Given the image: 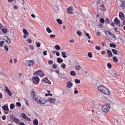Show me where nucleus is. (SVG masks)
Masks as SVG:
<instances>
[{
    "label": "nucleus",
    "mask_w": 125,
    "mask_h": 125,
    "mask_svg": "<svg viewBox=\"0 0 125 125\" xmlns=\"http://www.w3.org/2000/svg\"><path fill=\"white\" fill-rule=\"evenodd\" d=\"M112 51L115 55H117L118 54V50L115 49H112Z\"/></svg>",
    "instance_id": "b1692460"
},
{
    "label": "nucleus",
    "mask_w": 125,
    "mask_h": 125,
    "mask_svg": "<svg viewBox=\"0 0 125 125\" xmlns=\"http://www.w3.org/2000/svg\"><path fill=\"white\" fill-rule=\"evenodd\" d=\"M55 37H56L55 35L51 34L50 35V38L51 39H54V38H55Z\"/></svg>",
    "instance_id": "603ef678"
},
{
    "label": "nucleus",
    "mask_w": 125,
    "mask_h": 125,
    "mask_svg": "<svg viewBox=\"0 0 125 125\" xmlns=\"http://www.w3.org/2000/svg\"><path fill=\"white\" fill-rule=\"evenodd\" d=\"M100 22L103 24V23H105V20H104V19L103 18H102L100 20Z\"/></svg>",
    "instance_id": "c9c22d12"
},
{
    "label": "nucleus",
    "mask_w": 125,
    "mask_h": 125,
    "mask_svg": "<svg viewBox=\"0 0 125 125\" xmlns=\"http://www.w3.org/2000/svg\"><path fill=\"white\" fill-rule=\"evenodd\" d=\"M73 10H74V8L73 7V6H70L68 8L67 10V13H68V14H73V13H74Z\"/></svg>",
    "instance_id": "9d476101"
},
{
    "label": "nucleus",
    "mask_w": 125,
    "mask_h": 125,
    "mask_svg": "<svg viewBox=\"0 0 125 125\" xmlns=\"http://www.w3.org/2000/svg\"><path fill=\"white\" fill-rule=\"evenodd\" d=\"M55 73L57 74L58 76L59 75L60 73H59V70H55Z\"/></svg>",
    "instance_id": "0e129e2a"
},
{
    "label": "nucleus",
    "mask_w": 125,
    "mask_h": 125,
    "mask_svg": "<svg viewBox=\"0 0 125 125\" xmlns=\"http://www.w3.org/2000/svg\"><path fill=\"white\" fill-rule=\"evenodd\" d=\"M46 52H47V51H43V54L44 56H45L46 55H47V53Z\"/></svg>",
    "instance_id": "4d7b16f0"
},
{
    "label": "nucleus",
    "mask_w": 125,
    "mask_h": 125,
    "mask_svg": "<svg viewBox=\"0 0 125 125\" xmlns=\"http://www.w3.org/2000/svg\"><path fill=\"white\" fill-rule=\"evenodd\" d=\"M10 119L13 121L16 124H19V123H20V120L15 118V116L14 115L10 116Z\"/></svg>",
    "instance_id": "423d86ee"
},
{
    "label": "nucleus",
    "mask_w": 125,
    "mask_h": 125,
    "mask_svg": "<svg viewBox=\"0 0 125 125\" xmlns=\"http://www.w3.org/2000/svg\"><path fill=\"white\" fill-rule=\"evenodd\" d=\"M55 48L56 49V50H60L61 49V47L59 45H56L55 46Z\"/></svg>",
    "instance_id": "c85d7f7f"
},
{
    "label": "nucleus",
    "mask_w": 125,
    "mask_h": 125,
    "mask_svg": "<svg viewBox=\"0 0 125 125\" xmlns=\"http://www.w3.org/2000/svg\"><path fill=\"white\" fill-rule=\"evenodd\" d=\"M95 48L97 50H100V49H101V47H100V46H96Z\"/></svg>",
    "instance_id": "864d4df0"
},
{
    "label": "nucleus",
    "mask_w": 125,
    "mask_h": 125,
    "mask_svg": "<svg viewBox=\"0 0 125 125\" xmlns=\"http://www.w3.org/2000/svg\"><path fill=\"white\" fill-rule=\"evenodd\" d=\"M5 41L7 42V43H11V41H10V39L8 38V37H6V39L5 40Z\"/></svg>",
    "instance_id": "cd10ccee"
},
{
    "label": "nucleus",
    "mask_w": 125,
    "mask_h": 125,
    "mask_svg": "<svg viewBox=\"0 0 125 125\" xmlns=\"http://www.w3.org/2000/svg\"><path fill=\"white\" fill-rule=\"evenodd\" d=\"M2 109L4 111V114H8V106L6 105H4L2 107Z\"/></svg>",
    "instance_id": "1a4fd4ad"
},
{
    "label": "nucleus",
    "mask_w": 125,
    "mask_h": 125,
    "mask_svg": "<svg viewBox=\"0 0 125 125\" xmlns=\"http://www.w3.org/2000/svg\"><path fill=\"white\" fill-rule=\"evenodd\" d=\"M110 22H111V21L109 18L105 19V23L106 24H110Z\"/></svg>",
    "instance_id": "7c9ffc66"
},
{
    "label": "nucleus",
    "mask_w": 125,
    "mask_h": 125,
    "mask_svg": "<svg viewBox=\"0 0 125 125\" xmlns=\"http://www.w3.org/2000/svg\"><path fill=\"white\" fill-rule=\"evenodd\" d=\"M57 61L58 63H62L63 62V59H61V58H58Z\"/></svg>",
    "instance_id": "aec40b11"
},
{
    "label": "nucleus",
    "mask_w": 125,
    "mask_h": 125,
    "mask_svg": "<svg viewBox=\"0 0 125 125\" xmlns=\"http://www.w3.org/2000/svg\"><path fill=\"white\" fill-rule=\"evenodd\" d=\"M103 93H104V94H107V95H109L111 94V92H110V90L109 89H107V88L105 87V89H104Z\"/></svg>",
    "instance_id": "4468645a"
},
{
    "label": "nucleus",
    "mask_w": 125,
    "mask_h": 125,
    "mask_svg": "<svg viewBox=\"0 0 125 125\" xmlns=\"http://www.w3.org/2000/svg\"><path fill=\"white\" fill-rule=\"evenodd\" d=\"M113 59V61L115 63H118V62H119V60L117 58L114 57Z\"/></svg>",
    "instance_id": "c756f323"
},
{
    "label": "nucleus",
    "mask_w": 125,
    "mask_h": 125,
    "mask_svg": "<svg viewBox=\"0 0 125 125\" xmlns=\"http://www.w3.org/2000/svg\"><path fill=\"white\" fill-rule=\"evenodd\" d=\"M25 120H26V121H28L29 122H31V119L29 117H26Z\"/></svg>",
    "instance_id": "e2e57ef3"
},
{
    "label": "nucleus",
    "mask_w": 125,
    "mask_h": 125,
    "mask_svg": "<svg viewBox=\"0 0 125 125\" xmlns=\"http://www.w3.org/2000/svg\"><path fill=\"white\" fill-rule=\"evenodd\" d=\"M21 117L22 118H23V119H24V120H25V119H27V115H26V114H25L24 113H21Z\"/></svg>",
    "instance_id": "f704fd0d"
},
{
    "label": "nucleus",
    "mask_w": 125,
    "mask_h": 125,
    "mask_svg": "<svg viewBox=\"0 0 125 125\" xmlns=\"http://www.w3.org/2000/svg\"><path fill=\"white\" fill-rule=\"evenodd\" d=\"M120 9H125V3H124V1H121V4L119 6Z\"/></svg>",
    "instance_id": "2eb2a0df"
},
{
    "label": "nucleus",
    "mask_w": 125,
    "mask_h": 125,
    "mask_svg": "<svg viewBox=\"0 0 125 125\" xmlns=\"http://www.w3.org/2000/svg\"><path fill=\"white\" fill-rule=\"evenodd\" d=\"M77 35L79 36V37H81V36H82V32H81L80 30H78L77 31Z\"/></svg>",
    "instance_id": "de8ad7c7"
},
{
    "label": "nucleus",
    "mask_w": 125,
    "mask_h": 125,
    "mask_svg": "<svg viewBox=\"0 0 125 125\" xmlns=\"http://www.w3.org/2000/svg\"><path fill=\"white\" fill-rule=\"evenodd\" d=\"M57 23L58 24H60V25H62V24H63V22H62V20H60V19H58L56 20Z\"/></svg>",
    "instance_id": "4be33fe9"
},
{
    "label": "nucleus",
    "mask_w": 125,
    "mask_h": 125,
    "mask_svg": "<svg viewBox=\"0 0 125 125\" xmlns=\"http://www.w3.org/2000/svg\"><path fill=\"white\" fill-rule=\"evenodd\" d=\"M102 109L104 113H108L110 110V104H106L102 106Z\"/></svg>",
    "instance_id": "f03ea898"
},
{
    "label": "nucleus",
    "mask_w": 125,
    "mask_h": 125,
    "mask_svg": "<svg viewBox=\"0 0 125 125\" xmlns=\"http://www.w3.org/2000/svg\"><path fill=\"white\" fill-rule=\"evenodd\" d=\"M4 49H5V50H6V51H8V46H5L4 47Z\"/></svg>",
    "instance_id": "bf43d9fd"
},
{
    "label": "nucleus",
    "mask_w": 125,
    "mask_h": 125,
    "mask_svg": "<svg viewBox=\"0 0 125 125\" xmlns=\"http://www.w3.org/2000/svg\"><path fill=\"white\" fill-rule=\"evenodd\" d=\"M88 56L89 57V58H92V53H91V52H88Z\"/></svg>",
    "instance_id": "79ce46f5"
},
{
    "label": "nucleus",
    "mask_w": 125,
    "mask_h": 125,
    "mask_svg": "<svg viewBox=\"0 0 125 125\" xmlns=\"http://www.w3.org/2000/svg\"><path fill=\"white\" fill-rule=\"evenodd\" d=\"M101 53L103 55H104V54H105V53H106V51H102Z\"/></svg>",
    "instance_id": "338daca9"
},
{
    "label": "nucleus",
    "mask_w": 125,
    "mask_h": 125,
    "mask_svg": "<svg viewBox=\"0 0 125 125\" xmlns=\"http://www.w3.org/2000/svg\"><path fill=\"white\" fill-rule=\"evenodd\" d=\"M119 17L122 20H125V14L122 12H119Z\"/></svg>",
    "instance_id": "f8f14e48"
},
{
    "label": "nucleus",
    "mask_w": 125,
    "mask_h": 125,
    "mask_svg": "<svg viewBox=\"0 0 125 125\" xmlns=\"http://www.w3.org/2000/svg\"><path fill=\"white\" fill-rule=\"evenodd\" d=\"M27 42H29V43H32V40L29 39L27 40Z\"/></svg>",
    "instance_id": "052dcab7"
},
{
    "label": "nucleus",
    "mask_w": 125,
    "mask_h": 125,
    "mask_svg": "<svg viewBox=\"0 0 125 125\" xmlns=\"http://www.w3.org/2000/svg\"><path fill=\"white\" fill-rule=\"evenodd\" d=\"M70 75L71 76H76V72L75 71H72L70 72Z\"/></svg>",
    "instance_id": "e433bc0d"
},
{
    "label": "nucleus",
    "mask_w": 125,
    "mask_h": 125,
    "mask_svg": "<svg viewBox=\"0 0 125 125\" xmlns=\"http://www.w3.org/2000/svg\"><path fill=\"white\" fill-rule=\"evenodd\" d=\"M29 46H30V49H31L32 50H34V46L33 45H30Z\"/></svg>",
    "instance_id": "680f3d73"
},
{
    "label": "nucleus",
    "mask_w": 125,
    "mask_h": 125,
    "mask_svg": "<svg viewBox=\"0 0 125 125\" xmlns=\"http://www.w3.org/2000/svg\"><path fill=\"white\" fill-rule=\"evenodd\" d=\"M16 106H17V107H21V106H22L20 102L16 103Z\"/></svg>",
    "instance_id": "4c0bfd02"
},
{
    "label": "nucleus",
    "mask_w": 125,
    "mask_h": 125,
    "mask_svg": "<svg viewBox=\"0 0 125 125\" xmlns=\"http://www.w3.org/2000/svg\"><path fill=\"white\" fill-rule=\"evenodd\" d=\"M56 54L57 56H60V53L59 52H56Z\"/></svg>",
    "instance_id": "69168bd1"
},
{
    "label": "nucleus",
    "mask_w": 125,
    "mask_h": 125,
    "mask_svg": "<svg viewBox=\"0 0 125 125\" xmlns=\"http://www.w3.org/2000/svg\"><path fill=\"white\" fill-rule=\"evenodd\" d=\"M23 32L24 35H26V36H28L29 35V32H28V31H27L26 29H23Z\"/></svg>",
    "instance_id": "5701e85b"
},
{
    "label": "nucleus",
    "mask_w": 125,
    "mask_h": 125,
    "mask_svg": "<svg viewBox=\"0 0 125 125\" xmlns=\"http://www.w3.org/2000/svg\"><path fill=\"white\" fill-rule=\"evenodd\" d=\"M46 30L47 32L49 33V34H50V33H52V30H51V29H50L49 27H47Z\"/></svg>",
    "instance_id": "72a5a7b5"
},
{
    "label": "nucleus",
    "mask_w": 125,
    "mask_h": 125,
    "mask_svg": "<svg viewBox=\"0 0 125 125\" xmlns=\"http://www.w3.org/2000/svg\"><path fill=\"white\" fill-rule=\"evenodd\" d=\"M10 108L11 110H13V109H14V108H15V105H14V104H10Z\"/></svg>",
    "instance_id": "473e14b6"
},
{
    "label": "nucleus",
    "mask_w": 125,
    "mask_h": 125,
    "mask_svg": "<svg viewBox=\"0 0 125 125\" xmlns=\"http://www.w3.org/2000/svg\"><path fill=\"white\" fill-rule=\"evenodd\" d=\"M57 67H58V66L56 64H53V69H57Z\"/></svg>",
    "instance_id": "6e6d98bb"
},
{
    "label": "nucleus",
    "mask_w": 125,
    "mask_h": 125,
    "mask_svg": "<svg viewBox=\"0 0 125 125\" xmlns=\"http://www.w3.org/2000/svg\"><path fill=\"white\" fill-rule=\"evenodd\" d=\"M42 82L43 83H47L48 84H51V82L50 81H49V80H48V78H47V77H45L44 79H43L42 81Z\"/></svg>",
    "instance_id": "0eeeda50"
},
{
    "label": "nucleus",
    "mask_w": 125,
    "mask_h": 125,
    "mask_svg": "<svg viewBox=\"0 0 125 125\" xmlns=\"http://www.w3.org/2000/svg\"><path fill=\"white\" fill-rule=\"evenodd\" d=\"M7 29H5V28L2 29V32H3V33H4V34H5L6 33H7Z\"/></svg>",
    "instance_id": "49530a36"
},
{
    "label": "nucleus",
    "mask_w": 125,
    "mask_h": 125,
    "mask_svg": "<svg viewBox=\"0 0 125 125\" xmlns=\"http://www.w3.org/2000/svg\"><path fill=\"white\" fill-rule=\"evenodd\" d=\"M61 67L62 69H65V68H66V64H65V63H62Z\"/></svg>",
    "instance_id": "c03bdc74"
},
{
    "label": "nucleus",
    "mask_w": 125,
    "mask_h": 125,
    "mask_svg": "<svg viewBox=\"0 0 125 125\" xmlns=\"http://www.w3.org/2000/svg\"><path fill=\"white\" fill-rule=\"evenodd\" d=\"M47 102H50L51 104H54L55 103V99L51 98H49L47 100Z\"/></svg>",
    "instance_id": "ddd939ff"
},
{
    "label": "nucleus",
    "mask_w": 125,
    "mask_h": 125,
    "mask_svg": "<svg viewBox=\"0 0 125 125\" xmlns=\"http://www.w3.org/2000/svg\"><path fill=\"white\" fill-rule=\"evenodd\" d=\"M36 44L37 47H41V43L40 42H36Z\"/></svg>",
    "instance_id": "37998d69"
},
{
    "label": "nucleus",
    "mask_w": 125,
    "mask_h": 125,
    "mask_svg": "<svg viewBox=\"0 0 125 125\" xmlns=\"http://www.w3.org/2000/svg\"><path fill=\"white\" fill-rule=\"evenodd\" d=\"M103 26V24L102 23H99V28H101Z\"/></svg>",
    "instance_id": "774afa93"
},
{
    "label": "nucleus",
    "mask_w": 125,
    "mask_h": 125,
    "mask_svg": "<svg viewBox=\"0 0 125 125\" xmlns=\"http://www.w3.org/2000/svg\"><path fill=\"white\" fill-rule=\"evenodd\" d=\"M59 78H60V79H64L65 78V75L63 74L60 73L58 75Z\"/></svg>",
    "instance_id": "412c9836"
},
{
    "label": "nucleus",
    "mask_w": 125,
    "mask_h": 125,
    "mask_svg": "<svg viewBox=\"0 0 125 125\" xmlns=\"http://www.w3.org/2000/svg\"><path fill=\"white\" fill-rule=\"evenodd\" d=\"M74 94H78V93H79V91L77 90V88H74Z\"/></svg>",
    "instance_id": "3c124183"
},
{
    "label": "nucleus",
    "mask_w": 125,
    "mask_h": 125,
    "mask_svg": "<svg viewBox=\"0 0 125 125\" xmlns=\"http://www.w3.org/2000/svg\"><path fill=\"white\" fill-rule=\"evenodd\" d=\"M107 54H108L109 57H112V56H113V53H112V51H111L110 50H107Z\"/></svg>",
    "instance_id": "f3484780"
},
{
    "label": "nucleus",
    "mask_w": 125,
    "mask_h": 125,
    "mask_svg": "<svg viewBox=\"0 0 125 125\" xmlns=\"http://www.w3.org/2000/svg\"><path fill=\"white\" fill-rule=\"evenodd\" d=\"M3 44H4V41L0 42V46L1 47H2V46H3Z\"/></svg>",
    "instance_id": "a19ab883"
},
{
    "label": "nucleus",
    "mask_w": 125,
    "mask_h": 125,
    "mask_svg": "<svg viewBox=\"0 0 125 125\" xmlns=\"http://www.w3.org/2000/svg\"><path fill=\"white\" fill-rule=\"evenodd\" d=\"M33 123L34 125H39V121L37 119H35L33 121Z\"/></svg>",
    "instance_id": "a878e982"
},
{
    "label": "nucleus",
    "mask_w": 125,
    "mask_h": 125,
    "mask_svg": "<svg viewBox=\"0 0 125 125\" xmlns=\"http://www.w3.org/2000/svg\"><path fill=\"white\" fill-rule=\"evenodd\" d=\"M56 10L55 11L57 12V13H59L60 11H59V8L58 7H56Z\"/></svg>",
    "instance_id": "09e8293b"
},
{
    "label": "nucleus",
    "mask_w": 125,
    "mask_h": 125,
    "mask_svg": "<svg viewBox=\"0 0 125 125\" xmlns=\"http://www.w3.org/2000/svg\"><path fill=\"white\" fill-rule=\"evenodd\" d=\"M33 83L35 84H39V83H40V78L38 76H36L33 79Z\"/></svg>",
    "instance_id": "6e6552de"
},
{
    "label": "nucleus",
    "mask_w": 125,
    "mask_h": 125,
    "mask_svg": "<svg viewBox=\"0 0 125 125\" xmlns=\"http://www.w3.org/2000/svg\"><path fill=\"white\" fill-rule=\"evenodd\" d=\"M2 119L3 120V121H5L6 119V116L5 115H3L2 116Z\"/></svg>",
    "instance_id": "13d9d810"
},
{
    "label": "nucleus",
    "mask_w": 125,
    "mask_h": 125,
    "mask_svg": "<svg viewBox=\"0 0 125 125\" xmlns=\"http://www.w3.org/2000/svg\"><path fill=\"white\" fill-rule=\"evenodd\" d=\"M25 65L26 67H32L35 65V62L34 60L26 61H25Z\"/></svg>",
    "instance_id": "7ed1b4c3"
},
{
    "label": "nucleus",
    "mask_w": 125,
    "mask_h": 125,
    "mask_svg": "<svg viewBox=\"0 0 125 125\" xmlns=\"http://www.w3.org/2000/svg\"><path fill=\"white\" fill-rule=\"evenodd\" d=\"M105 34L107 38H109V36H111L113 40H116V36L110 31L106 30L105 31Z\"/></svg>",
    "instance_id": "20e7f679"
},
{
    "label": "nucleus",
    "mask_w": 125,
    "mask_h": 125,
    "mask_svg": "<svg viewBox=\"0 0 125 125\" xmlns=\"http://www.w3.org/2000/svg\"><path fill=\"white\" fill-rule=\"evenodd\" d=\"M75 69H76V70H77L78 71H80V70H81V69H82V67H81L80 65H78L75 66Z\"/></svg>",
    "instance_id": "2f4dec72"
},
{
    "label": "nucleus",
    "mask_w": 125,
    "mask_h": 125,
    "mask_svg": "<svg viewBox=\"0 0 125 125\" xmlns=\"http://www.w3.org/2000/svg\"><path fill=\"white\" fill-rule=\"evenodd\" d=\"M114 22L116 25H118V24H120V21L117 19V18H115L114 19Z\"/></svg>",
    "instance_id": "a211bd4d"
},
{
    "label": "nucleus",
    "mask_w": 125,
    "mask_h": 125,
    "mask_svg": "<svg viewBox=\"0 0 125 125\" xmlns=\"http://www.w3.org/2000/svg\"><path fill=\"white\" fill-rule=\"evenodd\" d=\"M5 90L6 92L8 93L9 96H11V95H12V93L11 92V91H10V90L8 89V87H7V86H5Z\"/></svg>",
    "instance_id": "9b49d317"
},
{
    "label": "nucleus",
    "mask_w": 125,
    "mask_h": 125,
    "mask_svg": "<svg viewBox=\"0 0 125 125\" xmlns=\"http://www.w3.org/2000/svg\"><path fill=\"white\" fill-rule=\"evenodd\" d=\"M48 64H49L50 65H52V64H53V60H49L48 62Z\"/></svg>",
    "instance_id": "8fccbe9b"
},
{
    "label": "nucleus",
    "mask_w": 125,
    "mask_h": 125,
    "mask_svg": "<svg viewBox=\"0 0 125 125\" xmlns=\"http://www.w3.org/2000/svg\"><path fill=\"white\" fill-rule=\"evenodd\" d=\"M31 95L33 96V99L35 100L37 103L39 104H45L46 102H47V100H45L44 98L39 97V96H37L36 94H35V91L34 89H32L31 90Z\"/></svg>",
    "instance_id": "f257e3e1"
},
{
    "label": "nucleus",
    "mask_w": 125,
    "mask_h": 125,
    "mask_svg": "<svg viewBox=\"0 0 125 125\" xmlns=\"http://www.w3.org/2000/svg\"><path fill=\"white\" fill-rule=\"evenodd\" d=\"M109 46L110 47H113L114 48H116V47H117V45H116V44L111 43L109 44Z\"/></svg>",
    "instance_id": "393cba45"
},
{
    "label": "nucleus",
    "mask_w": 125,
    "mask_h": 125,
    "mask_svg": "<svg viewBox=\"0 0 125 125\" xmlns=\"http://www.w3.org/2000/svg\"><path fill=\"white\" fill-rule=\"evenodd\" d=\"M84 32H85V34L86 37H87V38L89 39V40L90 39V38H91V37L89 35V34H88V33L85 32V31H84Z\"/></svg>",
    "instance_id": "58836bf2"
},
{
    "label": "nucleus",
    "mask_w": 125,
    "mask_h": 125,
    "mask_svg": "<svg viewBox=\"0 0 125 125\" xmlns=\"http://www.w3.org/2000/svg\"><path fill=\"white\" fill-rule=\"evenodd\" d=\"M75 82L76 83H81V80L79 79H75Z\"/></svg>",
    "instance_id": "ea45409f"
},
{
    "label": "nucleus",
    "mask_w": 125,
    "mask_h": 125,
    "mask_svg": "<svg viewBox=\"0 0 125 125\" xmlns=\"http://www.w3.org/2000/svg\"><path fill=\"white\" fill-rule=\"evenodd\" d=\"M62 56L63 58H66L67 55H66V53L65 52H62Z\"/></svg>",
    "instance_id": "bb28decb"
},
{
    "label": "nucleus",
    "mask_w": 125,
    "mask_h": 125,
    "mask_svg": "<svg viewBox=\"0 0 125 125\" xmlns=\"http://www.w3.org/2000/svg\"><path fill=\"white\" fill-rule=\"evenodd\" d=\"M41 72L42 74V70L40 69L38 71H35V73H34L33 75H39V74L41 73Z\"/></svg>",
    "instance_id": "6ab92c4d"
},
{
    "label": "nucleus",
    "mask_w": 125,
    "mask_h": 125,
    "mask_svg": "<svg viewBox=\"0 0 125 125\" xmlns=\"http://www.w3.org/2000/svg\"><path fill=\"white\" fill-rule=\"evenodd\" d=\"M107 66L109 69H111V68H112V64L110 63H108Z\"/></svg>",
    "instance_id": "a18cd8bd"
},
{
    "label": "nucleus",
    "mask_w": 125,
    "mask_h": 125,
    "mask_svg": "<svg viewBox=\"0 0 125 125\" xmlns=\"http://www.w3.org/2000/svg\"><path fill=\"white\" fill-rule=\"evenodd\" d=\"M105 89H106V87L103 85H100L98 86V90L100 92H102V93H103V92Z\"/></svg>",
    "instance_id": "39448f33"
},
{
    "label": "nucleus",
    "mask_w": 125,
    "mask_h": 125,
    "mask_svg": "<svg viewBox=\"0 0 125 125\" xmlns=\"http://www.w3.org/2000/svg\"><path fill=\"white\" fill-rule=\"evenodd\" d=\"M72 86H73V83H72L71 81H68L67 83V87L68 88H71Z\"/></svg>",
    "instance_id": "dca6fc26"
},
{
    "label": "nucleus",
    "mask_w": 125,
    "mask_h": 125,
    "mask_svg": "<svg viewBox=\"0 0 125 125\" xmlns=\"http://www.w3.org/2000/svg\"><path fill=\"white\" fill-rule=\"evenodd\" d=\"M39 75H40V77H43V76H44V73H43V72H42V73L40 72V73H39Z\"/></svg>",
    "instance_id": "5fc2aeb1"
}]
</instances>
